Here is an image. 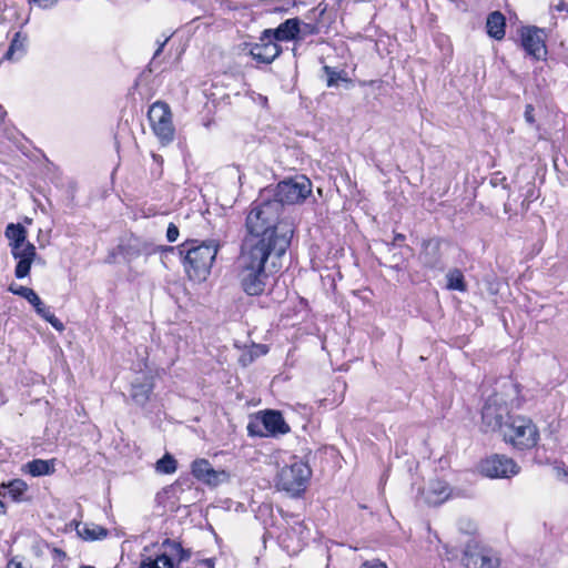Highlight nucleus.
Instances as JSON below:
<instances>
[{"label":"nucleus","instance_id":"obj_1","mask_svg":"<svg viewBox=\"0 0 568 568\" xmlns=\"http://www.w3.org/2000/svg\"><path fill=\"white\" fill-rule=\"evenodd\" d=\"M262 192L260 199L252 204L245 220L246 234L241 247L267 250L285 254L294 234L293 224L281 220L278 204L270 203Z\"/></svg>","mask_w":568,"mask_h":568},{"label":"nucleus","instance_id":"obj_2","mask_svg":"<svg viewBox=\"0 0 568 568\" xmlns=\"http://www.w3.org/2000/svg\"><path fill=\"white\" fill-rule=\"evenodd\" d=\"M284 255L267 250L241 247L235 262L236 277L241 288L248 296L262 295L266 288L268 276L277 273L282 267Z\"/></svg>","mask_w":568,"mask_h":568},{"label":"nucleus","instance_id":"obj_3","mask_svg":"<svg viewBox=\"0 0 568 568\" xmlns=\"http://www.w3.org/2000/svg\"><path fill=\"white\" fill-rule=\"evenodd\" d=\"M195 243L196 241H186L176 248L183 258L189 277L194 281H203L210 274L219 245L213 241L197 245Z\"/></svg>","mask_w":568,"mask_h":568},{"label":"nucleus","instance_id":"obj_4","mask_svg":"<svg viewBox=\"0 0 568 568\" xmlns=\"http://www.w3.org/2000/svg\"><path fill=\"white\" fill-rule=\"evenodd\" d=\"M501 434L507 444L520 452L535 448L540 439L537 425L524 415L508 416Z\"/></svg>","mask_w":568,"mask_h":568},{"label":"nucleus","instance_id":"obj_5","mask_svg":"<svg viewBox=\"0 0 568 568\" xmlns=\"http://www.w3.org/2000/svg\"><path fill=\"white\" fill-rule=\"evenodd\" d=\"M263 192H270L266 200L278 204V211L283 212L285 205L298 204L306 200L312 192V183L307 178L300 176L284 180L275 189H266Z\"/></svg>","mask_w":568,"mask_h":568},{"label":"nucleus","instance_id":"obj_6","mask_svg":"<svg viewBox=\"0 0 568 568\" xmlns=\"http://www.w3.org/2000/svg\"><path fill=\"white\" fill-rule=\"evenodd\" d=\"M311 476V469L306 463L294 460L285 465L277 474V487L292 495H297L305 489V484Z\"/></svg>","mask_w":568,"mask_h":568},{"label":"nucleus","instance_id":"obj_7","mask_svg":"<svg viewBox=\"0 0 568 568\" xmlns=\"http://www.w3.org/2000/svg\"><path fill=\"white\" fill-rule=\"evenodd\" d=\"M148 118L154 134L160 139L163 145L173 141L174 126L172 123V113L165 102H154L149 109Z\"/></svg>","mask_w":568,"mask_h":568},{"label":"nucleus","instance_id":"obj_8","mask_svg":"<svg viewBox=\"0 0 568 568\" xmlns=\"http://www.w3.org/2000/svg\"><path fill=\"white\" fill-rule=\"evenodd\" d=\"M509 414L508 406L504 398L494 394L489 396L481 409V422L485 432H496L499 430L503 433V427L505 426L506 420H508Z\"/></svg>","mask_w":568,"mask_h":568},{"label":"nucleus","instance_id":"obj_9","mask_svg":"<svg viewBox=\"0 0 568 568\" xmlns=\"http://www.w3.org/2000/svg\"><path fill=\"white\" fill-rule=\"evenodd\" d=\"M521 47L528 55L541 60L547 54L546 33L537 27H524L520 31Z\"/></svg>","mask_w":568,"mask_h":568},{"label":"nucleus","instance_id":"obj_10","mask_svg":"<svg viewBox=\"0 0 568 568\" xmlns=\"http://www.w3.org/2000/svg\"><path fill=\"white\" fill-rule=\"evenodd\" d=\"M518 471V465L504 455H494L481 463V473L490 478H508Z\"/></svg>","mask_w":568,"mask_h":568},{"label":"nucleus","instance_id":"obj_11","mask_svg":"<svg viewBox=\"0 0 568 568\" xmlns=\"http://www.w3.org/2000/svg\"><path fill=\"white\" fill-rule=\"evenodd\" d=\"M193 476L207 486L216 487L230 480V473L224 469H214L206 459H196L192 463Z\"/></svg>","mask_w":568,"mask_h":568},{"label":"nucleus","instance_id":"obj_12","mask_svg":"<svg viewBox=\"0 0 568 568\" xmlns=\"http://www.w3.org/2000/svg\"><path fill=\"white\" fill-rule=\"evenodd\" d=\"M261 423L265 432H255L254 425L250 424L247 427L248 433L258 436H278L290 432V426L278 410H265L261 416Z\"/></svg>","mask_w":568,"mask_h":568},{"label":"nucleus","instance_id":"obj_13","mask_svg":"<svg viewBox=\"0 0 568 568\" xmlns=\"http://www.w3.org/2000/svg\"><path fill=\"white\" fill-rule=\"evenodd\" d=\"M282 53V47L263 31L260 42L251 44L250 55L260 63L270 64Z\"/></svg>","mask_w":568,"mask_h":568},{"label":"nucleus","instance_id":"obj_14","mask_svg":"<svg viewBox=\"0 0 568 568\" xmlns=\"http://www.w3.org/2000/svg\"><path fill=\"white\" fill-rule=\"evenodd\" d=\"M11 255L17 261L14 275L21 280L30 274L31 265L37 258V248L32 243H28L16 248H11Z\"/></svg>","mask_w":568,"mask_h":568},{"label":"nucleus","instance_id":"obj_15","mask_svg":"<svg viewBox=\"0 0 568 568\" xmlns=\"http://www.w3.org/2000/svg\"><path fill=\"white\" fill-rule=\"evenodd\" d=\"M419 258L424 266L432 270H443L444 263L440 254V241L429 239L423 242Z\"/></svg>","mask_w":568,"mask_h":568},{"label":"nucleus","instance_id":"obj_16","mask_svg":"<svg viewBox=\"0 0 568 568\" xmlns=\"http://www.w3.org/2000/svg\"><path fill=\"white\" fill-rule=\"evenodd\" d=\"M422 496L428 505L437 506L452 496V489L447 483L435 479L430 480L427 487L422 489Z\"/></svg>","mask_w":568,"mask_h":568},{"label":"nucleus","instance_id":"obj_17","mask_svg":"<svg viewBox=\"0 0 568 568\" xmlns=\"http://www.w3.org/2000/svg\"><path fill=\"white\" fill-rule=\"evenodd\" d=\"M275 40L278 41H292L298 38L301 32V20L298 18H291L282 22L275 29L264 30Z\"/></svg>","mask_w":568,"mask_h":568},{"label":"nucleus","instance_id":"obj_18","mask_svg":"<svg viewBox=\"0 0 568 568\" xmlns=\"http://www.w3.org/2000/svg\"><path fill=\"white\" fill-rule=\"evenodd\" d=\"M160 554L152 557H145L141 560L139 568H178L175 564V558L171 555L169 549H161Z\"/></svg>","mask_w":568,"mask_h":568},{"label":"nucleus","instance_id":"obj_19","mask_svg":"<svg viewBox=\"0 0 568 568\" xmlns=\"http://www.w3.org/2000/svg\"><path fill=\"white\" fill-rule=\"evenodd\" d=\"M506 18L500 11H494L488 14L486 21L487 33L495 40H501L505 37Z\"/></svg>","mask_w":568,"mask_h":568},{"label":"nucleus","instance_id":"obj_20","mask_svg":"<svg viewBox=\"0 0 568 568\" xmlns=\"http://www.w3.org/2000/svg\"><path fill=\"white\" fill-rule=\"evenodd\" d=\"M4 235L9 241L10 250L29 243L27 241V230L20 223L8 224Z\"/></svg>","mask_w":568,"mask_h":568},{"label":"nucleus","instance_id":"obj_21","mask_svg":"<svg viewBox=\"0 0 568 568\" xmlns=\"http://www.w3.org/2000/svg\"><path fill=\"white\" fill-rule=\"evenodd\" d=\"M77 534L85 540H98L106 537L108 530L95 524H80L75 526Z\"/></svg>","mask_w":568,"mask_h":568},{"label":"nucleus","instance_id":"obj_22","mask_svg":"<svg viewBox=\"0 0 568 568\" xmlns=\"http://www.w3.org/2000/svg\"><path fill=\"white\" fill-rule=\"evenodd\" d=\"M27 490V484L22 479H13L0 486V496L10 497L13 501H20Z\"/></svg>","mask_w":568,"mask_h":568},{"label":"nucleus","instance_id":"obj_23","mask_svg":"<svg viewBox=\"0 0 568 568\" xmlns=\"http://www.w3.org/2000/svg\"><path fill=\"white\" fill-rule=\"evenodd\" d=\"M26 42H27V36L22 34L21 32H17L11 40V43L9 45V49L7 50L4 54V59L7 60H18L20 59L24 52H26Z\"/></svg>","mask_w":568,"mask_h":568},{"label":"nucleus","instance_id":"obj_24","mask_svg":"<svg viewBox=\"0 0 568 568\" xmlns=\"http://www.w3.org/2000/svg\"><path fill=\"white\" fill-rule=\"evenodd\" d=\"M152 389L151 383H134L131 388V397L135 404L144 406L150 398Z\"/></svg>","mask_w":568,"mask_h":568},{"label":"nucleus","instance_id":"obj_25","mask_svg":"<svg viewBox=\"0 0 568 568\" xmlns=\"http://www.w3.org/2000/svg\"><path fill=\"white\" fill-rule=\"evenodd\" d=\"M161 549H169L178 562L186 561L191 558L190 549L183 548L179 541L172 540L170 538H166L162 541Z\"/></svg>","mask_w":568,"mask_h":568},{"label":"nucleus","instance_id":"obj_26","mask_svg":"<svg viewBox=\"0 0 568 568\" xmlns=\"http://www.w3.org/2000/svg\"><path fill=\"white\" fill-rule=\"evenodd\" d=\"M447 288L453 291L465 292L467 285L465 283L464 274L460 270L454 268L446 274Z\"/></svg>","mask_w":568,"mask_h":568},{"label":"nucleus","instance_id":"obj_27","mask_svg":"<svg viewBox=\"0 0 568 568\" xmlns=\"http://www.w3.org/2000/svg\"><path fill=\"white\" fill-rule=\"evenodd\" d=\"M29 474L32 476L49 475L53 471V465L43 459H33L27 464Z\"/></svg>","mask_w":568,"mask_h":568},{"label":"nucleus","instance_id":"obj_28","mask_svg":"<svg viewBox=\"0 0 568 568\" xmlns=\"http://www.w3.org/2000/svg\"><path fill=\"white\" fill-rule=\"evenodd\" d=\"M486 552L484 551H475L471 552L469 550H466L464 552L463 562L466 568H480L483 567V560Z\"/></svg>","mask_w":568,"mask_h":568},{"label":"nucleus","instance_id":"obj_29","mask_svg":"<svg viewBox=\"0 0 568 568\" xmlns=\"http://www.w3.org/2000/svg\"><path fill=\"white\" fill-rule=\"evenodd\" d=\"M156 470L161 474H173L176 470V460L170 454H165L156 462Z\"/></svg>","mask_w":568,"mask_h":568},{"label":"nucleus","instance_id":"obj_30","mask_svg":"<svg viewBox=\"0 0 568 568\" xmlns=\"http://www.w3.org/2000/svg\"><path fill=\"white\" fill-rule=\"evenodd\" d=\"M268 352V347L264 344H254L247 354H244L241 357V362L243 365H247L254 361L255 357L260 355H265Z\"/></svg>","mask_w":568,"mask_h":568},{"label":"nucleus","instance_id":"obj_31","mask_svg":"<svg viewBox=\"0 0 568 568\" xmlns=\"http://www.w3.org/2000/svg\"><path fill=\"white\" fill-rule=\"evenodd\" d=\"M27 301L34 307L37 314L39 316L44 315L45 311L49 308L39 297V295L33 291Z\"/></svg>","mask_w":568,"mask_h":568},{"label":"nucleus","instance_id":"obj_32","mask_svg":"<svg viewBox=\"0 0 568 568\" xmlns=\"http://www.w3.org/2000/svg\"><path fill=\"white\" fill-rule=\"evenodd\" d=\"M324 72L326 73L327 75V79H326V85L328 88H332V87H335L337 85V82L339 80H344L342 77H341V73L335 71L332 67H328V65H325L323 68Z\"/></svg>","mask_w":568,"mask_h":568},{"label":"nucleus","instance_id":"obj_33","mask_svg":"<svg viewBox=\"0 0 568 568\" xmlns=\"http://www.w3.org/2000/svg\"><path fill=\"white\" fill-rule=\"evenodd\" d=\"M8 291L14 295H18L20 297H23V298H28L30 296V294L33 292L32 288L30 287H27V286H22V285H18L16 283H11L9 286H8Z\"/></svg>","mask_w":568,"mask_h":568},{"label":"nucleus","instance_id":"obj_34","mask_svg":"<svg viewBox=\"0 0 568 568\" xmlns=\"http://www.w3.org/2000/svg\"><path fill=\"white\" fill-rule=\"evenodd\" d=\"M41 317L45 320L48 323H50L52 327H54L57 331L62 332L64 329L63 323L58 317H55V315L50 311V308H48L45 311V314L41 315Z\"/></svg>","mask_w":568,"mask_h":568},{"label":"nucleus","instance_id":"obj_35","mask_svg":"<svg viewBox=\"0 0 568 568\" xmlns=\"http://www.w3.org/2000/svg\"><path fill=\"white\" fill-rule=\"evenodd\" d=\"M179 234V227L174 223H170L166 229V240L173 243L178 240Z\"/></svg>","mask_w":568,"mask_h":568},{"label":"nucleus","instance_id":"obj_36","mask_svg":"<svg viewBox=\"0 0 568 568\" xmlns=\"http://www.w3.org/2000/svg\"><path fill=\"white\" fill-rule=\"evenodd\" d=\"M483 561V567L480 568H498L499 566V559L497 557L490 556L487 552Z\"/></svg>","mask_w":568,"mask_h":568},{"label":"nucleus","instance_id":"obj_37","mask_svg":"<svg viewBox=\"0 0 568 568\" xmlns=\"http://www.w3.org/2000/svg\"><path fill=\"white\" fill-rule=\"evenodd\" d=\"M30 2L37 3L42 9H49L57 4L58 0H29Z\"/></svg>","mask_w":568,"mask_h":568},{"label":"nucleus","instance_id":"obj_38","mask_svg":"<svg viewBox=\"0 0 568 568\" xmlns=\"http://www.w3.org/2000/svg\"><path fill=\"white\" fill-rule=\"evenodd\" d=\"M534 111H535V110H534V106H532L531 104H527V105H526L524 116H525V120H526L529 124H534V123H535Z\"/></svg>","mask_w":568,"mask_h":568},{"label":"nucleus","instance_id":"obj_39","mask_svg":"<svg viewBox=\"0 0 568 568\" xmlns=\"http://www.w3.org/2000/svg\"><path fill=\"white\" fill-rule=\"evenodd\" d=\"M405 241V235L402 233H396L394 235L393 242L387 244L388 250H392L396 245H400Z\"/></svg>","mask_w":568,"mask_h":568},{"label":"nucleus","instance_id":"obj_40","mask_svg":"<svg viewBox=\"0 0 568 568\" xmlns=\"http://www.w3.org/2000/svg\"><path fill=\"white\" fill-rule=\"evenodd\" d=\"M537 199V196L535 195V186H534V183H529V187L527 190V194H526V199L525 201L523 202V206L525 205V202H530L532 200Z\"/></svg>","mask_w":568,"mask_h":568},{"label":"nucleus","instance_id":"obj_41","mask_svg":"<svg viewBox=\"0 0 568 568\" xmlns=\"http://www.w3.org/2000/svg\"><path fill=\"white\" fill-rule=\"evenodd\" d=\"M123 252L130 257L139 256L141 253L140 248H135L131 245H129L128 247H123Z\"/></svg>","mask_w":568,"mask_h":568},{"label":"nucleus","instance_id":"obj_42","mask_svg":"<svg viewBox=\"0 0 568 568\" xmlns=\"http://www.w3.org/2000/svg\"><path fill=\"white\" fill-rule=\"evenodd\" d=\"M199 565L201 566V568H214L215 559L214 558L202 559L199 561Z\"/></svg>","mask_w":568,"mask_h":568},{"label":"nucleus","instance_id":"obj_43","mask_svg":"<svg viewBox=\"0 0 568 568\" xmlns=\"http://www.w3.org/2000/svg\"><path fill=\"white\" fill-rule=\"evenodd\" d=\"M168 40H169V38L164 39L162 42L158 41V49H156V51L153 54V60H155L161 54V52L163 51V48L166 44Z\"/></svg>","mask_w":568,"mask_h":568},{"label":"nucleus","instance_id":"obj_44","mask_svg":"<svg viewBox=\"0 0 568 568\" xmlns=\"http://www.w3.org/2000/svg\"><path fill=\"white\" fill-rule=\"evenodd\" d=\"M7 568H29V567L16 559H12L8 562Z\"/></svg>","mask_w":568,"mask_h":568},{"label":"nucleus","instance_id":"obj_45","mask_svg":"<svg viewBox=\"0 0 568 568\" xmlns=\"http://www.w3.org/2000/svg\"><path fill=\"white\" fill-rule=\"evenodd\" d=\"M364 567L366 568H386L385 564L381 561L365 562Z\"/></svg>","mask_w":568,"mask_h":568},{"label":"nucleus","instance_id":"obj_46","mask_svg":"<svg viewBox=\"0 0 568 568\" xmlns=\"http://www.w3.org/2000/svg\"><path fill=\"white\" fill-rule=\"evenodd\" d=\"M555 9L559 12H561V11L568 12V4L564 0H559V2L555 6Z\"/></svg>","mask_w":568,"mask_h":568},{"label":"nucleus","instance_id":"obj_47","mask_svg":"<svg viewBox=\"0 0 568 568\" xmlns=\"http://www.w3.org/2000/svg\"><path fill=\"white\" fill-rule=\"evenodd\" d=\"M304 28H305V32L306 33H314L315 32V27L312 26V24H308V23H304Z\"/></svg>","mask_w":568,"mask_h":568},{"label":"nucleus","instance_id":"obj_48","mask_svg":"<svg viewBox=\"0 0 568 568\" xmlns=\"http://www.w3.org/2000/svg\"><path fill=\"white\" fill-rule=\"evenodd\" d=\"M393 261H394V267H398L400 262H402V257L400 256H397L396 254L393 255Z\"/></svg>","mask_w":568,"mask_h":568},{"label":"nucleus","instance_id":"obj_49","mask_svg":"<svg viewBox=\"0 0 568 568\" xmlns=\"http://www.w3.org/2000/svg\"><path fill=\"white\" fill-rule=\"evenodd\" d=\"M152 158H153V160H154L156 163H159V164H161V163H162V161H163V160H162V156H161V155H159V154H152Z\"/></svg>","mask_w":568,"mask_h":568},{"label":"nucleus","instance_id":"obj_50","mask_svg":"<svg viewBox=\"0 0 568 568\" xmlns=\"http://www.w3.org/2000/svg\"><path fill=\"white\" fill-rule=\"evenodd\" d=\"M6 115H7V112L3 109V106L0 104V120H3Z\"/></svg>","mask_w":568,"mask_h":568},{"label":"nucleus","instance_id":"obj_51","mask_svg":"<svg viewBox=\"0 0 568 568\" xmlns=\"http://www.w3.org/2000/svg\"><path fill=\"white\" fill-rule=\"evenodd\" d=\"M4 503L2 500H0V514H4Z\"/></svg>","mask_w":568,"mask_h":568},{"label":"nucleus","instance_id":"obj_52","mask_svg":"<svg viewBox=\"0 0 568 568\" xmlns=\"http://www.w3.org/2000/svg\"><path fill=\"white\" fill-rule=\"evenodd\" d=\"M174 250H175V247H173V246H170V247L165 248V251H171V252L174 251Z\"/></svg>","mask_w":568,"mask_h":568},{"label":"nucleus","instance_id":"obj_53","mask_svg":"<svg viewBox=\"0 0 568 568\" xmlns=\"http://www.w3.org/2000/svg\"><path fill=\"white\" fill-rule=\"evenodd\" d=\"M80 568H94L93 566H81Z\"/></svg>","mask_w":568,"mask_h":568},{"label":"nucleus","instance_id":"obj_54","mask_svg":"<svg viewBox=\"0 0 568 568\" xmlns=\"http://www.w3.org/2000/svg\"><path fill=\"white\" fill-rule=\"evenodd\" d=\"M566 475L568 476V471L566 473Z\"/></svg>","mask_w":568,"mask_h":568}]
</instances>
